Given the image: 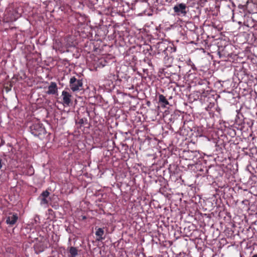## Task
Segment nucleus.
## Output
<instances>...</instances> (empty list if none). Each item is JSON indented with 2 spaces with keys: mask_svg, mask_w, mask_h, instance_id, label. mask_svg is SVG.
Instances as JSON below:
<instances>
[{
  "mask_svg": "<svg viewBox=\"0 0 257 257\" xmlns=\"http://www.w3.org/2000/svg\"><path fill=\"white\" fill-rule=\"evenodd\" d=\"M170 174H175L177 170V165L175 164H170L168 168Z\"/></svg>",
  "mask_w": 257,
  "mask_h": 257,
  "instance_id": "obj_25",
  "label": "nucleus"
},
{
  "mask_svg": "<svg viewBox=\"0 0 257 257\" xmlns=\"http://www.w3.org/2000/svg\"><path fill=\"white\" fill-rule=\"evenodd\" d=\"M89 47H91V46L93 47V49H94V45L93 43L90 42L89 43Z\"/></svg>",
  "mask_w": 257,
  "mask_h": 257,
  "instance_id": "obj_33",
  "label": "nucleus"
},
{
  "mask_svg": "<svg viewBox=\"0 0 257 257\" xmlns=\"http://www.w3.org/2000/svg\"><path fill=\"white\" fill-rule=\"evenodd\" d=\"M50 192L48 190L43 191V192L39 196L38 199L40 200V204L42 205H48L50 201Z\"/></svg>",
  "mask_w": 257,
  "mask_h": 257,
  "instance_id": "obj_14",
  "label": "nucleus"
},
{
  "mask_svg": "<svg viewBox=\"0 0 257 257\" xmlns=\"http://www.w3.org/2000/svg\"><path fill=\"white\" fill-rule=\"evenodd\" d=\"M218 54L220 58H228L234 55L233 46L228 44L224 46H218Z\"/></svg>",
  "mask_w": 257,
  "mask_h": 257,
  "instance_id": "obj_3",
  "label": "nucleus"
},
{
  "mask_svg": "<svg viewBox=\"0 0 257 257\" xmlns=\"http://www.w3.org/2000/svg\"><path fill=\"white\" fill-rule=\"evenodd\" d=\"M70 253L69 257H76L78 254V249L76 247L71 246L68 250Z\"/></svg>",
  "mask_w": 257,
  "mask_h": 257,
  "instance_id": "obj_24",
  "label": "nucleus"
},
{
  "mask_svg": "<svg viewBox=\"0 0 257 257\" xmlns=\"http://www.w3.org/2000/svg\"><path fill=\"white\" fill-rule=\"evenodd\" d=\"M190 27H195V25H193V24L191 22H189V23H187V24Z\"/></svg>",
  "mask_w": 257,
  "mask_h": 257,
  "instance_id": "obj_31",
  "label": "nucleus"
},
{
  "mask_svg": "<svg viewBox=\"0 0 257 257\" xmlns=\"http://www.w3.org/2000/svg\"><path fill=\"white\" fill-rule=\"evenodd\" d=\"M177 257H185V254L184 253H180L177 255Z\"/></svg>",
  "mask_w": 257,
  "mask_h": 257,
  "instance_id": "obj_29",
  "label": "nucleus"
},
{
  "mask_svg": "<svg viewBox=\"0 0 257 257\" xmlns=\"http://www.w3.org/2000/svg\"><path fill=\"white\" fill-rule=\"evenodd\" d=\"M199 92L201 94V97H204L207 98V101L209 100L212 101V102H210V104L208 106V108L209 107H212L214 104V101H217V98L219 97L218 95L215 94V97L214 94H212L211 92H208V90L205 91L204 89L199 90Z\"/></svg>",
  "mask_w": 257,
  "mask_h": 257,
  "instance_id": "obj_9",
  "label": "nucleus"
},
{
  "mask_svg": "<svg viewBox=\"0 0 257 257\" xmlns=\"http://www.w3.org/2000/svg\"><path fill=\"white\" fill-rule=\"evenodd\" d=\"M29 130L33 135L40 139H43L47 133L43 124L38 121L33 122L29 126Z\"/></svg>",
  "mask_w": 257,
  "mask_h": 257,
  "instance_id": "obj_1",
  "label": "nucleus"
},
{
  "mask_svg": "<svg viewBox=\"0 0 257 257\" xmlns=\"http://www.w3.org/2000/svg\"><path fill=\"white\" fill-rule=\"evenodd\" d=\"M143 49V52L145 54H149L150 55H152V46L148 44L144 45L142 47Z\"/></svg>",
  "mask_w": 257,
  "mask_h": 257,
  "instance_id": "obj_22",
  "label": "nucleus"
},
{
  "mask_svg": "<svg viewBox=\"0 0 257 257\" xmlns=\"http://www.w3.org/2000/svg\"><path fill=\"white\" fill-rule=\"evenodd\" d=\"M5 16L7 21L13 22L16 21L19 18L20 14L16 9H9L6 12Z\"/></svg>",
  "mask_w": 257,
  "mask_h": 257,
  "instance_id": "obj_10",
  "label": "nucleus"
},
{
  "mask_svg": "<svg viewBox=\"0 0 257 257\" xmlns=\"http://www.w3.org/2000/svg\"><path fill=\"white\" fill-rule=\"evenodd\" d=\"M256 26V22L251 17H247L246 20L243 22V25L240 27V29H242L243 30H249L248 29H252Z\"/></svg>",
  "mask_w": 257,
  "mask_h": 257,
  "instance_id": "obj_13",
  "label": "nucleus"
},
{
  "mask_svg": "<svg viewBox=\"0 0 257 257\" xmlns=\"http://www.w3.org/2000/svg\"><path fill=\"white\" fill-rule=\"evenodd\" d=\"M62 96L63 99V104L64 105L69 106L70 103H72L71 101V94L67 91L65 90L62 92Z\"/></svg>",
  "mask_w": 257,
  "mask_h": 257,
  "instance_id": "obj_15",
  "label": "nucleus"
},
{
  "mask_svg": "<svg viewBox=\"0 0 257 257\" xmlns=\"http://www.w3.org/2000/svg\"><path fill=\"white\" fill-rule=\"evenodd\" d=\"M116 28L119 29V27L118 26H115L114 30V33H113V36H114L113 38H116L117 36H118V37H121L122 36V35H123L122 34L123 31H121L120 32L118 30H116Z\"/></svg>",
  "mask_w": 257,
  "mask_h": 257,
  "instance_id": "obj_26",
  "label": "nucleus"
},
{
  "mask_svg": "<svg viewBox=\"0 0 257 257\" xmlns=\"http://www.w3.org/2000/svg\"><path fill=\"white\" fill-rule=\"evenodd\" d=\"M48 241L46 240H40L34 245V248L36 254H39L46 249L47 246Z\"/></svg>",
  "mask_w": 257,
  "mask_h": 257,
  "instance_id": "obj_12",
  "label": "nucleus"
},
{
  "mask_svg": "<svg viewBox=\"0 0 257 257\" xmlns=\"http://www.w3.org/2000/svg\"><path fill=\"white\" fill-rule=\"evenodd\" d=\"M233 135H235V131L233 130Z\"/></svg>",
  "mask_w": 257,
  "mask_h": 257,
  "instance_id": "obj_37",
  "label": "nucleus"
},
{
  "mask_svg": "<svg viewBox=\"0 0 257 257\" xmlns=\"http://www.w3.org/2000/svg\"><path fill=\"white\" fill-rule=\"evenodd\" d=\"M247 5L252 13H257V0H248Z\"/></svg>",
  "mask_w": 257,
  "mask_h": 257,
  "instance_id": "obj_18",
  "label": "nucleus"
},
{
  "mask_svg": "<svg viewBox=\"0 0 257 257\" xmlns=\"http://www.w3.org/2000/svg\"><path fill=\"white\" fill-rule=\"evenodd\" d=\"M180 155V157L183 159L195 163V161H194V159H197V158L198 154L196 151L184 150Z\"/></svg>",
  "mask_w": 257,
  "mask_h": 257,
  "instance_id": "obj_8",
  "label": "nucleus"
},
{
  "mask_svg": "<svg viewBox=\"0 0 257 257\" xmlns=\"http://www.w3.org/2000/svg\"><path fill=\"white\" fill-rule=\"evenodd\" d=\"M76 124H79V128H81V127L85 124H88V120L87 118L85 117H82L80 118L79 116H78L77 119L76 120Z\"/></svg>",
  "mask_w": 257,
  "mask_h": 257,
  "instance_id": "obj_20",
  "label": "nucleus"
},
{
  "mask_svg": "<svg viewBox=\"0 0 257 257\" xmlns=\"http://www.w3.org/2000/svg\"><path fill=\"white\" fill-rule=\"evenodd\" d=\"M180 67L179 66L169 65L160 69V72L164 74L165 77L166 78H170L172 76H174L179 78V75L178 74V71H180Z\"/></svg>",
  "mask_w": 257,
  "mask_h": 257,
  "instance_id": "obj_5",
  "label": "nucleus"
},
{
  "mask_svg": "<svg viewBox=\"0 0 257 257\" xmlns=\"http://www.w3.org/2000/svg\"><path fill=\"white\" fill-rule=\"evenodd\" d=\"M200 175L206 174L212 179H217L221 177L223 174V171L221 168L218 166L210 167L208 169L205 167V173L199 174Z\"/></svg>",
  "mask_w": 257,
  "mask_h": 257,
  "instance_id": "obj_4",
  "label": "nucleus"
},
{
  "mask_svg": "<svg viewBox=\"0 0 257 257\" xmlns=\"http://www.w3.org/2000/svg\"><path fill=\"white\" fill-rule=\"evenodd\" d=\"M95 235L96 236V240L97 241H102V240L105 239V236H104V228H100V227H95Z\"/></svg>",
  "mask_w": 257,
  "mask_h": 257,
  "instance_id": "obj_17",
  "label": "nucleus"
},
{
  "mask_svg": "<svg viewBox=\"0 0 257 257\" xmlns=\"http://www.w3.org/2000/svg\"><path fill=\"white\" fill-rule=\"evenodd\" d=\"M58 87L57 84L55 82H51L50 85L48 87V90L46 91L47 94H57Z\"/></svg>",
  "mask_w": 257,
  "mask_h": 257,
  "instance_id": "obj_16",
  "label": "nucleus"
},
{
  "mask_svg": "<svg viewBox=\"0 0 257 257\" xmlns=\"http://www.w3.org/2000/svg\"><path fill=\"white\" fill-rule=\"evenodd\" d=\"M251 257H257V253L253 254Z\"/></svg>",
  "mask_w": 257,
  "mask_h": 257,
  "instance_id": "obj_36",
  "label": "nucleus"
},
{
  "mask_svg": "<svg viewBox=\"0 0 257 257\" xmlns=\"http://www.w3.org/2000/svg\"><path fill=\"white\" fill-rule=\"evenodd\" d=\"M240 111V109L236 110L237 115L235 118V122L238 124H241L242 122L245 123V120H246Z\"/></svg>",
  "mask_w": 257,
  "mask_h": 257,
  "instance_id": "obj_19",
  "label": "nucleus"
},
{
  "mask_svg": "<svg viewBox=\"0 0 257 257\" xmlns=\"http://www.w3.org/2000/svg\"><path fill=\"white\" fill-rule=\"evenodd\" d=\"M188 166L189 167L190 166L191 167L195 166L196 169H197V171H199L200 172H203L204 171H205V166H202L201 164H195L194 165L193 163H192L191 162H190L188 164Z\"/></svg>",
  "mask_w": 257,
  "mask_h": 257,
  "instance_id": "obj_23",
  "label": "nucleus"
},
{
  "mask_svg": "<svg viewBox=\"0 0 257 257\" xmlns=\"http://www.w3.org/2000/svg\"><path fill=\"white\" fill-rule=\"evenodd\" d=\"M6 222L9 226H12L16 224L18 219V216L17 213L13 212H9L6 213Z\"/></svg>",
  "mask_w": 257,
  "mask_h": 257,
  "instance_id": "obj_11",
  "label": "nucleus"
},
{
  "mask_svg": "<svg viewBox=\"0 0 257 257\" xmlns=\"http://www.w3.org/2000/svg\"><path fill=\"white\" fill-rule=\"evenodd\" d=\"M66 231L69 233H71L72 232V229H71V228L69 226H67L66 228Z\"/></svg>",
  "mask_w": 257,
  "mask_h": 257,
  "instance_id": "obj_28",
  "label": "nucleus"
},
{
  "mask_svg": "<svg viewBox=\"0 0 257 257\" xmlns=\"http://www.w3.org/2000/svg\"><path fill=\"white\" fill-rule=\"evenodd\" d=\"M149 64L150 65H151V66H152V63H149Z\"/></svg>",
  "mask_w": 257,
  "mask_h": 257,
  "instance_id": "obj_39",
  "label": "nucleus"
},
{
  "mask_svg": "<svg viewBox=\"0 0 257 257\" xmlns=\"http://www.w3.org/2000/svg\"><path fill=\"white\" fill-rule=\"evenodd\" d=\"M4 143H5V141L4 140H3V139L0 137V147L3 146L4 144Z\"/></svg>",
  "mask_w": 257,
  "mask_h": 257,
  "instance_id": "obj_30",
  "label": "nucleus"
},
{
  "mask_svg": "<svg viewBox=\"0 0 257 257\" xmlns=\"http://www.w3.org/2000/svg\"><path fill=\"white\" fill-rule=\"evenodd\" d=\"M172 119H174V120L172 121V125L173 126H177V124H180L179 130H178L177 133L184 137L188 136V131L184 127L185 122L183 121V117L179 115L178 116L176 115H172L171 120H172Z\"/></svg>",
  "mask_w": 257,
  "mask_h": 257,
  "instance_id": "obj_2",
  "label": "nucleus"
},
{
  "mask_svg": "<svg viewBox=\"0 0 257 257\" xmlns=\"http://www.w3.org/2000/svg\"><path fill=\"white\" fill-rule=\"evenodd\" d=\"M84 113H86L87 114V116H89V112L88 110H86Z\"/></svg>",
  "mask_w": 257,
  "mask_h": 257,
  "instance_id": "obj_35",
  "label": "nucleus"
},
{
  "mask_svg": "<svg viewBox=\"0 0 257 257\" xmlns=\"http://www.w3.org/2000/svg\"><path fill=\"white\" fill-rule=\"evenodd\" d=\"M86 217L85 216H83V219H86Z\"/></svg>",
  "mask_w": 257,
  "mask_h": 257,
  "instance_id": "obj_38",
  "label": "nucleus"
},
{
  "mask_svg": "<svg viewBox=\"0 0 257 257\" xmlns=\"http://www.w3.org/2000/svg\"><path fill=\"white\" fill-rule=\"evenodd\" d=\"M69 87L73 92L83 89L82 79H78L75 76L72 77L70 79Z\"/></svg>",
  "mask_w": 257,
  "mask_h": 257,
  "instance_id": "obj_7",
  "label": "nucleus"
},
{
  "mask_svg": "<svg viewBox=\"0 0 257 257\" xmlns=\"http://www.w3.org/2000/svg\"><path fill=\"white\" fill-rule=\"evenodd\" d=\"M187 3H177L173 8L174 12L178 16H186L188 12V7L187 6Z\"/></svg>",
  "mask_w": 257,
  "mask_h": 257,
  "instance_id": "obj_6",
  "label": "nucleus"
},
{
  "mask_svg": "<svg viewBox=\"0 0 257 257\" xmlns=\"http://www.w3.org/2000/svg\"><path fill=\"white\" fill-rule=\"evenodd\" d=\"M215 147H216V151H217V152L221 151L222 150V148L225 147V145L224 143H222L220 145L218 144V143H217L215 145Z\"/></svg>",
  "mask_w": 257,
  "mask_h": 257,
  "instance_id": "obj_27",
  "label": "nucleus"
},
{
  "mask_svg": "<svg viewBox=\"0 0 257 257\" xmlns=\"http://www.w3.org/2000/svg\"><path fill=\"white\" fill-rule=\"evenodd\" d=\"M159 102L162 106L166 107L167 105H169V103L166 97L163 94L159 95Z\"/></svg>",
  "mask_w": 257,
  "mask_h": 257,
  "instance_id": "obj_21",
  "label": "nucleus"
},
{
  "mask_svg": "<svg viewBox=\"0 0 257 257\" xmlns=\"http://www.w3.org/2000/svg\"><path fill=\"white\" fill-rule=\"evenodd\" d=\"M165 190V188H162V187H161V188H160L159 192H161V193H163V192H164V191H165V190Z\"/></svg>",
  "mask_w": 257,
  "mask_h": 257,
  "instance_id": "obj_32",
  "label": "nucleus"
},
{
  "mask_svg": "<svg viewBox=\"0 0 257 257\" xmlns=\"http://www.w3.org/2000/svg\"><path fill=\"white\" fill-rule=\"evenodd\" d=\"M2 160L0 159V169L2 168Z\"/></svg>",
  "mask_w": 257,
  "mask_h": 257,
  "instance_id": "obj_34",
  "label": "nucleus"
}]
</instances>
